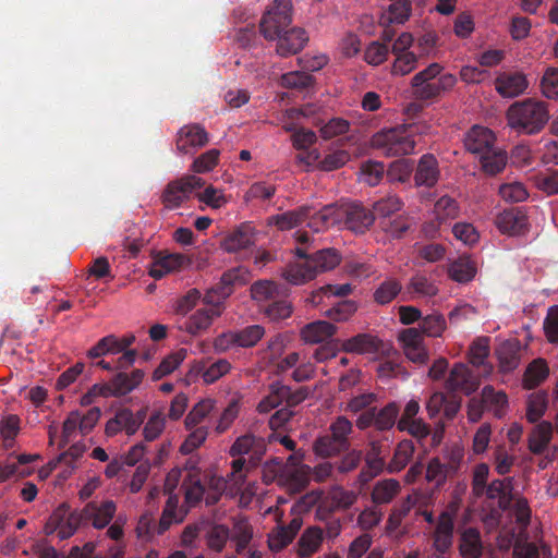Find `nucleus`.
<instances>
[{"label": "nucleus", "instance_id": "f257e3e1", "mask_svg": "<svg viewBox=\"0 0 558 558\" xmlns=\"http://www.w3.org/2000/svg\"><path fill=\"white\" fill-rule=\"evenodd\" d=\"M291 23V0H275L259 23V29L265 39L278 40L276 50L281 57L296 54L308 41V36L303 28H289Z\"/></svg>", "mask_w": 558, "mask_h": 558}, {"label": "nucleus", "instance_id": "f03ea898", "mask_svg": "<svg viewBox=\"0 0 558 558\" xmlns=\"http://www.w3.org/2000/svg\"><path fill=\"white\" fill-rule=\"evenodd\" d=\"M294 254L299 259L282 270L284 280L294 286L304 284L317 275L332 270L341 262L340 253L332 247L310 252L308 247L298 246Z\"/></svg>", "mask_w": 558, "mask_h": 558}, {"label": "nucleus", "instance_id": "7ed1b4c3", "mask_svg": "<svg viewBox=\"0 0 558 558\" xmlns=\"http://www.w3.org/2000/svg\"><path fill=\"white\" fill-rule=\"evenodd\" d=\"M548 120L547 105L532 98L515 101L507 110L508 125L529 135L541 132Z\"/></svg>", "mask_w": 558, "mask_h": 558}, {"label": "nucleus", "instance_id": "20e7f679", "mask_svg": "<svg viewBox=\"0 0 558 558\" xmlns=\"http://www.w3.org/2000/svg\"><path fill=\"white\" fill-rule=\"evenodd\" d=\"M372 145L384 155L393 157L412 154L415 142L407 129L395 128L377 132L372 138Z\"/></svg>", "mask_w": 558, "mask_h": 558}, {"label": "nucleus", "instance_id": "39448f33", "mask_svg": "<svg viewBox=\"0 0 558 558\" xmlns=\"http://www.w3.org/2000/svg\"><path fill=\"white\" fill-rule=\"evenodd\" d=\"M457 508L450 505L439 513L435 522L430 538L433 548L435 549L434 558H446L445 555L450 553L454 543Z\"/></svg>", "mask_w": 558, "mask_h": 558}, {"label": "nucleus", "instance_id": "423d86ee", "mask_svg": "<svg viewBox=\"0 0 558 558\" xmlns=\"http://www.w3.org/2000/svg\"><path fill=\"white\" fill-rule=\"evenodd\" d=\"M204 184V180L194 174L172 180L166 185L161 202L167 209H177L190 199L194 190L201 189Z\"/></svg>", "mask_w": 558, "mask_h": 558}, {"label": "nucleus", "instance_id": "0eeeda50", "mask_svg": "<svg viewBox=\"0 0 558 558\" xmlns=\"http://www.w3.org/2000/svg\"><path fill=\"white\" fill-rule=\"evenodd\" d=\"M48 524L58 530V535L61 539H66L80 526L88 524L85 507L82 510L71 511L68 504H61L49 518Z\"/></svg>", "mask_w": 558, "mask_h": 558}, {"label": "nucleus", "instance_id": "6e6552de", "mask_svg": "<svg viewBox=\"0 0 558 558\" xmlns=\"http://www.w3.org/2000/svg\"><path fill=\"white\" fill-rule=\"evenodd\" d=\"M398 415L399 405L396 402H389L380 410L373 407L362 412L356 420V426L362 430L371 426L381 432L389 430L398 422Z\"/></svg>", "mask_w": 558, "mask_h": 558}, {"label": "nucleus", "instance_id": "1a4fd4ad", "mask_svg": "<svg viewBox=\"0 0 558 558\" xmlns=\"http://www.w3.org/2000/svg\"><path fill=\"white\" fill-rule=\"evenodd\" d=\"M209 135L207 131L197 123L183 125L177 133L175 148L178 153L193 155L199 148L207 145Z\"/></svg>", "mask_w": 558, "mask_h": 558}, {"label": "nucleus", "instance_id": "9d476101", "mask_svg": "<svg viewBox=\"0 0 558 558\" xmlns=\"http://www.w3.org/2000/svg\"><path fill=\"white\" fill-rule=\"evenodd\" d=\"M529 87L526 75L521 71H505L495 78V89L504 98L522 95Z\"/></svg>", "mask_w": 558, "mask_h": 558}, {"label": "nucleus", "instance_id": "9b49d317", "mask_svg": "<svg viewBox=\"0 0 558 558\" xmlns=\"http://www.w3.org/2000/svg\"><path fill=\"white\" fill-rule=\"evenodd\" d=\"M347 203L329 204L311 216L308 226L316 232L335 226H344Z\"/></svg>", "mask_w": 558, "mask_h": 558}, {"label": "nucleus", "instance_id": "f8f14e48", "mask_svg": "<svg viewBox=\"0 0 558 558\" xmlns=\"http://www.w3.org/2000/svg\"><path fill=\"white\" fill-rule=\"evenodd\" d=\"M478 381L463 363H456L449 373L445 387L449 392H463L470 396L478 388Z\"/></svg>", "mask_w": 558, "mask_h": 558}, {"label": "nucleus", "instance_id": "ddd939ff", "mask_svg": "<svg viewBox=\"0 0 558 558\" xmlns=\"http://www.w3.org/2000/svg\"><path fill=\"white\" fill-rule=\"evenodd\" d=\"M255 231L248 222L241 223L230 231L220 242V247L227 253H238L255 244Z\"/></svg>", "mask_w": 558, "mask_h": 558}, {"label": "nucleus", "instance_id": "4468645a", "mask_svg": "<svg viewBox=\"0 0 558 558\" xmlns=\"http://www.w3.org/2000/svg\"><path fill=\"white\" fill-rule=\"evenodd\" d=\"M496 226L501 233L522 235L529 229L527 217L521 208L504 210L496 218Z\"/></svg>", "mask_w": 558, "mask_h": 558}, {"label": "nucleus", "instance_id": "2eb2a0df", "mask_svg": "<svg viewBox=\"0 0 558 558\" xmlns=\"http://www.w3.org/2000/svg\"><path fill=\"white\" fill-rule=\"evenodd\" d=\"M373 211L359 203H347L344 227L355 233H364L374 223Z\"/></svg>", "mask_w": 558, "mask_h": 558}, {"label": "nucleus", "instance_id": "dca6fc26", "mask_svg": "<svg viewBox=\"0 0 558 558\" xmlns=\"http://www.w3.org/2000/svg\"><path fill=\"white\" fill-rule=\"evenodd\" d=\"M522 345L518 339H509L496 348V356L501 373H511L521 362Z\"/></svg>", "mask_w": 558, "mask_h": 558}, {"label": "nucleus", "instance_id": "f3484780", "mask_svg": "<svg viewBox=\"0 0 558 558\" xmlns=\"http://www.w3.org/2000/svg\"><path fill=\"white\" fill-rule=\"evenodd\" d=\"M457 83L454 75L445 73L436 81L423 83L418 86H412L413 94L417 99L430 100L440 96L444 92L451 89Z\"/></svg>", "mask_w": 558, "mask_h": 558}, {"label": "nucleus", "instance_id": "a211bd4d", "mask_svg": "<svg viewBox=\"0 0 558 558\" xmlns=\"http://www.w3.org/2000/svg\"><path fill=\"white\" fill-rule=\"evenodd\" d=\"M494 143V133L489 129L478 125L473 126L468 132L464 142L466 149L472 154L480 155V157L493 149Z\"/></svg>", "mask_w": 558, "mask_h": 558}, {"label": "nucleus", "instance_id": "6ab92c4d", "mask_svg": "<svg viewBox=\"0 0 558 558\" xmlns=\"http://www.w3.org/2000/svg\"><path fill=\"white\" fill-rule=\"evenodd\" d=\"M220 314L221 311L214 306L211 308H199L180 328L191 336H198L207 330L211 326L214 317H218Z\"/></svg>", "mask_w": 558, "mask_h": 558}, {"label": "nucleus", "instance_id": "aec40b11", "mask_svg": "<svg viewBox=\"0 0 558 558\" xmlns=\"http://www.w3.org/2000/svg\"><path fill=\"white\" fill-rule=\"evenodd\" d=\"M381 341L371 333H359L341 343V350L347 353L374 354L380 350Z\"/></svg>", "mask_w": 558, "mask_h": 558}, {"label": "nucleus", "instance_id": "412c9836", "mask_svg": "<svg viewBox=\"0 0 558 558\" xmlns=\"http://www.w3.org/2000/svg\"><path fill=\"white\" fill-rule=\"evenodd\" d=\"M189 263L190 259L180 253L160 255L151 263L149 275L154 279H161L165 275L179 270Z\"/></svg>", "mask_w": 558, "mask_h": 558}, {"label": "nucleus", "instance_id": "4be33fe9", "mask_svg": "<svg viewBox=\"0 0 558 558\" xmlns=\"http://www.w3.org/2000/svg\"><path fill=\"white\" fill-rule=\"evenodd\" d=\"M117 510V506L112 500H106L100 505L89 502L85 506L87 522L92 523L95 529L106 527L112 520Z\"/></svg>", "mask_w": 558, "mask_h": 558}, {"label": "nucleus", "instance_id": "5701e85b", "mask_svg": "<svg viewBox=\"0 0 558 558\" xmlns=\"http://www.w3.org/2000/svg\"><path fill=\"white\" fill-rule=\"evenodd\" d=\"M337 332V327L327 320H316L306 324L301 329V338L306 343L316 344L330 339Z\"/></svg>", "mask_w": 558, "mask_h": 558}, {"label": "nucleus", "instance_id": "b1692460", "mask_svg": "<svg viewBox=\"0 0 558 558\" xmlns=\"http://www.w3.org/2000/svg\"><path fill=\"white\" fill-rule=\"evenodd\" d=\"M145 376L144 371L134 369L130 374L118 372L109 381L113 397H123L140 386Z\"/></svg>", "mask_w": 558, "mask_h": 558}, {"label": "nucleus", "instance_id": "393cba45", "mask_svg": "<svg viewBox=\"0 0 558 558\" xmlns=\"http://www.w3.org/2000/svg\"><path fill=\"white\" fill-rule=\"evenodd\" d=\"M231 364L225 359H220L209 366L204 361L197 362L190 371L191 375L201 376L205 384H213L229 373Z\"/></svg>", "mask_w": 558, "mask_h": 558}, {"label": "nucleus", "instance_id": "a878e982", "mask_svg": "<svg viewBox=\"0 0 558 558\" xmlns=\"http://www.w3.org/2000/svg\"><path fill=\"white\" fill-rule=\"evenodd\" d=\"M459 551L463 558H482L483 544L476 527H466L461 532Z\"/></svg>", "mask_w": 558, "mask_h": 558}, {"label": "nucleus", "instance_id": "bb28decb", "mask_svg": "<svg viewBox=\"0 0 558 558\" xmlns=\"http://www.w3.org/2000/svg\"><path fill=\"white\" fill-rule=\"evenodd\" d=\"M287 289L271 280H258L251 287V296L258 303H270L274 300L284 296Z\"/></svg>", "mask_w": 558, "mask_h": 558}, {"label": "nucleus", "instance_id": "cd10ccee", "mask_svg": "<svg viewBox=\"0 0 558 558\" xmlns=\"http://www.w3.org/2000/svg\"><path fill=\"white\" fill-rule=\"evenodd\" d=\"M438 173L437 159L430 154H425L418 161L414 175L415 183L430 187L437 182Z\"/></svg>", "mask_w": 558, "mask_h": 558}, {"label": "nucleus", "instance_id": "c85d7f7f", "mask_svg": "<svg viewBox=\"0 0 558 558\" xmlns=\"http://www.w3.org/2000/svg\"><path fill=\"white\" fill-rule=\"evenodd\" d=\"M549 375V368L544 359L533 360L523 375L524 389L532 390L541 385Z\"/></svg>", "mask_w": 558, "mask_h": 558}, {"label": "nucleus", "instance_id": "c756f323", "mask_svg": "<svg viewBox=\"0 0 558 558\" xmlns=\"http://www.w3.org/2000/svg\"><path fill=\"white\" fill-rule=\"evenodd\" d=\"M553 435V425L543 421L535 426L529 437V449L534 454H541L547 448Z\"/></svg>", "mask_w": 558, "mask_h": 558}, {"label": "nucleus", "instance_id": "7c9ffc66", "mask_svg": "<svg viewBox=\"0 0 558 558\" xmlns=\"http://www.w3.org/2000/svg\"><path fill=\"white\" fill-rule=\"evenodd\" d=\"M459 207L457 202L450 196L440 197L434 205V215L437 225L430 223V227L436 230L447 221L458 217Z\"/></svg>", "mask_w": 558, "mask_h": 558}, {"label": "nucleus", "instance_id": "2f4dec72", "mask_svg": "<svg viewBox=\"0 0 558 558\" xmlns=\"http://www.w3.org/2000/svg\"><path fill=\"white\" fill-rule=\"evenodd\" d=\"M323 542V531L320 527L313 526L306 529L299 538V555L301 557H308L316 553Z\"/></svg>", "mask_w": 558, "mask_h": 558}, {"label": "nucleus", "instance_id": "473e14b6", "mask_svg": "<svg viewBox=\"0 0 558 558\" xmlns=\"http://www.w3.org/2000/svg\"><path fill=\"white\" fill-rule=\"evenodd\" d=\"M475 265L468 257H459L452 262L448 268L449 277L459 283L471 281L475 277Z\"/></svg>", "mask_w": 558, "mask_h": 558}, {"label": "nucleus", "instance_id": "72a5a7b5", "mask_svg": "<svg viewBox=\"0 0 558 558\" xmlns=\"http://www.w3.org/2000/svg\"><path fill=\"white\" fill-rule=\"evenodd\" d=\"M265 329L260 325H251L242 330L230 332L232 344L242 348L254 347L264 336Z\"/></svg>", "mask_w": 558, "mask_h": 558}, {"label": "nucleus", "instance_id": "f704fd0d", "mask_svg": "<svg viewBox=\"0 0 558 558\" xmlns=\"http://www.w3.org/2000/svg\"><path fill=\"white\" fill-rule=\"evenodd\" d=\"M414 444L410 439L400 441L395 450L393 457L388 464V472L396 473L403 470L414 453Z\"/></svg>", "mask_w": 558, "mask_h": 558}, {"label": "nucleus", "instance_id": "c9c22d12", "mask_svg": "<svg viewBox=\"0 0 558 558\" xmlns=\"http://www.w3.org/2000/svg\"><path fill=\"white\" fill-rule=\"evenodd\" d=\"M400 492V483L388 478L376 483L372 492V500L377 505L389 504Z\"/></svg>", "mask_w": 558, "mask_h": 558}, {"label": "nucleus", "instance_id": "e433bc0d", "mask_svg": "<svg viewBox=\"0 0 558 558\" xmlns=\"http://www.w3.org/2000/svg\"><path fill=\"white\" fill-rule=\"evenodd\" d=\"M482 169L489 175L501 172L507 165V154L498 148H493L480 157Z\"/></svg>", "mask_w": 558, "mask_h": 558}, {"label": "nucleus", "instance_id": "4c0bfd02", "mask_svg": "<svg viewBox=\"0 0 558 558\" xmlns=\"http://www.w3.org/2000/svg\"><path fill=\"white\" fill-rule=\"evenodd\" d=\"M313 448L314 452L322 458L333 457L348 450V447L333 438L330 433L318 437L315 440Z\"/></svg>", "mask_w": 558, "mask_h": 558}, {"label": "nucleus", "instance_id": "58836bf2", "mask_svg": "<svg viewBox=\"0 0 558 558\" xmlns=\"http://www.w3.org/2000/svg\"><path fill=\"white\" fill-rule=\"evenodd\" d=\"M124 350L119 338L113 335H109L101 338L94 347H92L87 351V356L89 359H98L108 354H120Z\"/></svg>", "mask_w": 558, "mask_h": 558}, {"label": "nucleus", "instance_id": "ea45409f", "mask_svg": "<svg viewBox=\"0 0 558 558\" xmlns=\"http://www.w3.org/2000/svg\"><path fill=\"white\" fill-rule=\"evenodd\" d=\"M548 405V393L539 390L530 395L527 399L526 418L531 423H536L546 412Z\"/></svg>", "mask_w": 558, "mask_h": 558}, {"label": "nucleus", "instance_id": "a19ab883", "mask_svg": "<svg viewBox=\"0 0 558 558\" xmlns=\"http://www.w3.org/2000/svg\"><path fill=\"white\" fill-rule=\"evenodd\" d=\"M402 286L396 278L384 280L375 290L373 296L377 304L386 305L395 300L401 292Z\"/></svg>", "mask_w": 558, "mask_h": 558}, {"label": "nucleus", "instance_id": "79ce46f5", "mask_svg": "<svg viewBox=\"0 0 558 558\" xmlns=\"http://www.w3.org/2000/svg\"><path fill=\"white\" fill-rule=\"evenodd\" d=\"M182 487L184 488L185 502L190 507H194L203 499L205 487L201 480L192 472L183 480Z\"/></svg>", "mask_w": 558, "mask_h": 558}, {"label": "nucleus", "instance_id": "37998d69", "mask_svg": "<svg viewBox=\"0 0 558 558\" xmlns=\"http://www.w3.org/2000/svg\"><path fill=\"white\" fill-rule=\"evenodd\" d=\"M311 208L303 206L295 210H289L275 218V223L280 230H290L301 225L310 217Z\"/></svg>", "mask_w": 558, "mask_h": 558}, {"label": "nucleus", "instance_id": "c03bdc74", "mask_svg": "<svg viewBox=\"0 0 558 558\" xmlns=\"http://www.w3.org/2000/svg\"><path fill=\"white\" fill-rule=\"evenodd\" d=\"M21 430V420L15 414H9L0 421V435L3 446L9 449L13 447L14 440Z\"/></svg>", "mask_w": 558, "mask_h": 558}, {"label": "nucleus", "instance_id": "a18cd8bd", "mask_svg": "<svg viewBox=\"0 0 558 558\" xmlns=\"http://www.w3.org/2000/svg\"><path fill=\"white\" fill-rule=\"evenodd\" d=\"M187 512L189 509L183 506L180 509L163 507L161 517L154 532L158 535H162L172 524L182 523Z\"/></svg>", "mask_w": 558, "mask_h": 558}, {"label": "nucleus", "instance_id": "49530a36", "mask_svg": "<svg viewBox=\"0 0 558 558\" xmlns=\"http://www.w3.org/2000/svg\"><path fill=\"white\" fill-rule=\"evenodd\" d=\"M482 397L486 408H494L497 417L505 414L508 398L504 391H496L493 386H485L482 390Z\"/></svg>", "mask_w": 558, "mask_h": 558}, {"label": "nucleus", "instance_id": "de8ad7c7", "mask_svg": "<svg viewBox=\"0 0 558 558\" xmlns=\"http://www.w3.org/2000/svg\"><path fill=\"white\" fill-rule=\"evenodd\" d=\"M357 311V303L353 300H343L336 303L325 312V316L337 323L348 322Z\"/></svg>", "mask_w": 558, "mask_h": 558}, {"label": "nucleus", "instance_id": "09e8293b", "mask_svg": "<svg viewBox=\"0 0 558 558\" xmlns=\"http://www.w3.org/2000/svg\"><path fill=\"white\" fill-rule=\"evenodd\" d=\"M215 408V401L211 399H204L197 402L185 417V427L193 429L205 417H207Z\"/></svg>", "mask_w": 558, "mask_h": 558}, {"label": "nucleus", "instance_id": "8fccbe9b", "mask_svg": "<svg viewBox=\"0 0 558 558\" xmlns=\"http://www.w3.org/2000/svg\"><path fill=\"white\" fill-rule=\"evenodd\" d=\"M186 355L187 351L185 349H180L179 351L165 357L159 366L154 371L153 379L159 380L162 377L171 374L184 361Z\"/></svg>", "mask_w": 558, "mask_h": 558}, {"label": "nucleus", "instance_id": "3c124183", "mask_svg": "<svg viewBox=\"0 0 558 558\" xmlns=\"http://www.w3.org/2000/svg\"><path fill=\"white\" fill-rule=\"evenodd\" d=\"M454 471L456 466L453 464H444L438 458H434L428 462L426 468V480L440 485L450 474L454 473Z\"/></svg>", "mask_w": 558, "mask_h": 558}, {"label": "nucleus", "instance_id": "603ef678", "mask_svg": "<svg viewBox=\"0 0 558 558\" xmlns=\"http://www.w3.org/2000/svg\"><path fill=\"white\" fill-rule=\"evenodd\" d=\"M421 331L427 337H440L446 329V318L442 314L433 313L422 318Z\"/></svg>", "mask_w": 558, "mask_h": 558}, {"label": "nucleus", "instance_id": "864d4df0", "mask_svg": "<svg viewBox=\"0 0 558 558\" xmlns=\"http://www.w3.org/2000/svg\"><path fill=\"white\" fill-rule=\"evenodd\" d=\"M314 84V77L303 71H293L281 76V85L284 88L303 90Z\"/></svg>", "mask_w": 558, "mask_h": 558}, {"label": "nucleus", "instance_id": "5fc2aeb1", "mask_svg": "<svg viewBox=\"0 0 558 558\" xmlns=\"http://www.w3.org/2000/svg\"><path fill=\"white\" fill-rule=\"evenodd\" d=\"M230 538V530L227 525L215 524L206 535L207 546L214 551L221 553Z\"/></svg>", "mask_w": 558, "mask_h": 558}, {"label": "nucleus", "instance_id": "6e6d98bb", "mask_svg": "<svg viewBox=\"0 0 558 558\" xmlns=\"http://www.w3.org/2000/svg\"><path fill=\"white\" fill-rule=\"evenodd\" d=\"M264 314L272 322L286 319L292 314V305L286 299L278 298L264 307Z\"/></svg>", "mask_w": 558, "mask_h": 558}, {"label": "nucleus", "instance_id": "4d7b16f0", "mask_svg": "<svg viewBox=\"0 0 558 558\" xmlns=\"http://www.w3.org/2000/svg\"><path fill=\"white\" fill-rule=\"evenodd\" d=\"M511 480H495L489 485H486L484 493H486L489 499H500V504L504 501L509 502L511 500Z\"/></svg>", "mask_w": 558, "mask_h": 558}, {"label": "nucleus", "instance_id": "13d9d810", "mask_svg": "<svg viewBox=\"0 0 558 558\" xmlns=\"http://www.w3.org/2000/svg\"><path fill=\"white\" fill-rule=\"evenodd\" d=\"M397 427L401 432H408L411 436L421 440L430 434L429 425L422 418L414 420H398Z\"/></svg>", "mask_w": 558, "mask_h": 558}, {"label": "nucleus", "instance_id": "bf43d9fd", "mask_svg": "<svg viewBox=\"0 0 558 558\" xmlns=\"http://www.w3.org/2000/svg\"><path fill=\"white\" fill-rule=\"evenodd\" d=\"M166 426V417L160 411L154 412L143 428L145 441H154L163 432Z\"/></svg>", "mask_w": 558, "mask_h": 558}, {"label": "nucleus", "instance_id": "052dcab7", "mask_svg": "<svg viewBox=\"0 0 558 558\" xmlns=\"http://www.w3.org/2000/svg\"><path fill=\"white\" fill-rule=\"evenodd\" d=\"M328 498L331 501L332 508L348 509L355 502L356 494L341 486H333L328 493Z\"/></svg>", "mask_w": 558, "mask_h": 558}, {"label": "nucleus", "instance_id": "680f3d73", "mask_svg": "<svg viewBox=\"0 0 558 558\" xmlns=\"http://www.w3.org/2000/svg\"><path fill=\"white\" fill-rule=\"evenodd\" d=\"M408 290L421 296H435L438 293V288L424 275L413 276L408 284Z\"/></svg>", "mask_w": 558, "mask_h": 558}, {"label": "nucleus", "instance_id": "e2e57ef3", "mask_svg": "<svg viewBox=\"0 0 558 558\" xmlns=\"http://www.w3.org/2000/svg\"><path fill=\"white\" fill-rule=\"evenodd\" d=\"M220 150L211 148L194 159L191 170L195 173H205L213 170L218 163Z\"/></svg>", "mask_w": 558, "mask_h": 558}, {"label": "nucleus", "instance_id": "0e129e2a", "mask_svg": "<svg viewBox=\"0 0 558 558\" xmlns=\"http://www.w3.org/2000/svg\"><path fill=\"white\" fill-rule=\"evenodd\" d=\"M402 207V202L396 195H388L374 203L373 214L386 218L399 211Z\"/></svg>", "mask_w": 558, "mask_h": 558}, {"label": "nucleus", "instance_id": "69168bd1", "mask_svg": "<svg viewBox=\"0 0 558 558\" xmlns=\"http://www.w3.org/2000/svg\"><path fill=\"white\" fill-rule=\"evenodd\" d=\"M395 56L396 60L391 69L393 75L404 76L412 72L417 65V57L414 52L398 53Z\"/></svg>", "mask_w": 558, "mask_h": 558}, {"label": "nucleus", "instance_id": "338daca9", "mask_svg": "<svg viewBox=\"0 0 558 558\" xmlns=\"http://www.w3.org/2000/svg\"><path fill=\"white\" fill-rule=\"evenodd\" d=\"M231 295V290L222 286V281L208 289L203 298V302L207 305L219 310L223 302Z\"/></svg>", "mask_w": 558, "mask_h": 558}, {"label": "nucleus", "instance_id": "774afa93", "mask_svg": "<svg viewBox=\"0 0 558 558\" xmlns=\"http://www.w3.org/2000/svg\"><path fill=\"white\" fill-rule=\"evenodd\" d=\"M542 93L546 98L558 99V69L548 68L541 81Z\"/></svg>", "mask_w": 558, "mask_h": 558}]
</instances>
